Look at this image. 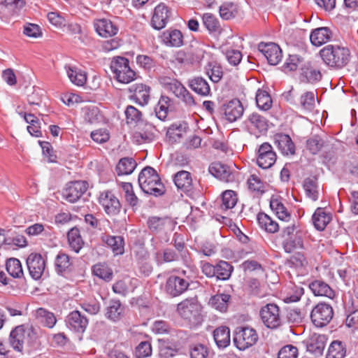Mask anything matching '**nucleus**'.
<instances>
[{
    "mask_svg": "<svg viewBox=\"0 0 358 358\" xmlns=\"http://www.w3.org/2000/svg\"><path fill=\"white\" fill-rule=\"evenodd\" d=\"M138 181L142 191L147 194L157 196L165 192L159 175L152 167H145L139 173Z\"/></svg>",
    "mask_w": 358,
    "mask_h": 358,
    "instance_id": "1",
    "label": "nucleus"
},
{
    "mask_svg": "<svg viewBox=\"0 0 358 358\" xmlns=\"http://www.w3.org/2000/svg\"><path fill=\"white\" fill-rule=\"evenodd\" d=\"M320 55L327 65L341 68L348 64L350 51L338 45H328L320 50Z\"/></svg>",
    "mask_w": 358,
    "mask_h": 358,
    "instance_id": "2",
    "label": "nucleus"
},
{
    "mask_svg": "<svg viewBox=\"0 0 358 358\" xmlns=\"http://www.w3.org/2000/svg\"><path fill=\"white\" fill-rule=\"evenodd\" d=\"M282 237L283 248L287 253L303 248V233L294 224L282 229Z\"/></svg>",
    "mask_w": 358,
    "mask_h": 358,
    "instance_id": "3",
    "label": "nucleus"
},
{
    "mask_svg": "<svg viewBox=\"0 0 358 358\" xmlns=\"http://www.w3.org/2000/svg\"><path fill=\"white\" fill-rule=\"evenodd\" d=\"M110 69L115 78L122 83H129L136 78V73L129 66V60L123 57L113 58L110 63Z\"/></svg>",
    "mask_w": 358,
    "mask_h": 358,
    "instance_id": "4",
    "label": "nucleus"
},
{
    "mask_svg": "<svg viewBox=\"0 0 358 358\" xmlns=\"http://www.w3.org/2000/svg\"><path fill=\"white\" fill-rule=\"evenodd\" d=\"M333 316L332 307L326 303L317 304L310 313L311 321L317 327H322L328 324L332 320Z\"/></svg>",
    "mask_w": 358,
    "mask_h": 358,
    "instance_id": "5",
    "label": "nucleus"
},
{
    "mask_svg": "<svg viewBox=\"0 0 358 358\" xmlns=\"http://www.w3.org/2000/svg\"><path fill=\"white\" fill-rule=\"evenodd\" d=\"M258 340L256 331L250 327H239L237 329L234 341L237 348L244 350L255 345Z\"/></svg>",
    "mask_w": 358,
    "mask_h": 358,
    "instance_id": "6",
    "label": "nucleus"
},
{
    "mask_svg": "<svg viewBox=\"0 0 358 358\" xmlns=\"http://www.w3.org/2000/svg\"><path fill=\"white\" fill-rule=\"evenodd\" d=\"M243 124L247 131L256 136L266 134L268 129V120L257 113L249 115Z\"/></svg>",
    "mask_w": 358,
    "mask_h": 358,
    "instance_id": "7",
    "label": "nucleus"
},
{
    "mask_svg": "<svg viewBox=\"0 0 358 358\" xmlns=\"http://www.w3.org/2000/svg\"><path fill=\"white\" fill-rule=\"evenodd\" d=\"M190 280L180 275H172L166 282L165 291L171 297H176L182 294L188 289Z\"/></svg>",
    "mask_w": 358,
    "mask_h": 358,
    "instance_id": "8",
    "label": "nucleus"
},
{
    "mask_svg": "<svg viewBox=\"0 0 358 358\" xmlns=\"http://www.w3.org/2000/svg\"><path fill=\"white\" fill-rule=\"evenodd\" d=\"M260 316L263 323L270 329H275L281 324V316L279 307L274 303H268L260 310Z\"/></svg>",
    "mask_w": 358,
    "mask_h": 358,
    "instance_id": "9",
    "label": "nucleus"
},
{
    "mask_svg": "<svg viewBox=\"0 0 358 358\" xmlns=\"http://www.w3.org/2000/svg\"><path fill=\"white\" fill-rule=\"evenodd\" d=\"M99 202L108 215H116L120 211L121 204L119 199L110 191L101 192L99 197Z\"/></svg>",
    "mask_w": 358,
    "mask_h": 358,
    "instance_id": "10",
    "label": "nucleus"
},
{
    "mask_svg": "<svg viewBox=\"0 0 358 358\" xmlns=\"http://www.w3.org/2000/svg\"><path fill=\"white\" fill-rule=\"evenodd\" d=\"M276 161V154L268 143L262 144L258 150L257 163L263 169L271 168Z\"/></svg>",
    "mask_w": 358,
    "mask_h": 358,
    "instance_id": "11",
    "label": "nucleus"
},
{
    "mask_svg": "<svg viewBox=\"0 0 358 358\" xmlns=\"http://www.w3.org/2000/svg\"><path fill=\"white\" fill-rule=\"evenodd\" d=\"M87 189L85 181H74L69 183L63 190L62 195L71 203L76 202Z\"/></svg>",
    "mask_w": 358,
    "mask_h": 358,
    "instance_id": "12",
    "label": "nucleus"
},
{
    "mask_svg": "<svg viewBox=\"0 0 358 358\" xmlns=\"http://www.w3.org/2000/svg\"><path fill=\"white\" fill-rule=\"evenodd\" d=\"M27 265L31 277L34 280L41 278L45 268V262L38 253H31L27 259Z\"/></svg>",
    "mask_w": 358,
    "mask_h": 358,
    "instance_id": "13",
    "label": "nucleus"
},
{
    "mask_svg": "<svg viewBox=\"0 0 358 358\" xmlns=\"http://www.w3.org/2000/svg\"><path fill=\"white\" fill-rule=\"evenodd\" d=\"M201 309L196 298L186 299L177 306V311L185 319L191 320L195 317Z\"/></svg>",
    "mask_w": 358,
    "mask_h": 358,
    "instance_id": "14",
    "label": "nucleus"
},
{
    "mask_svg": "<svg viewBox=\"0 0 358 358\" xmlns=\"http://www.w3.org/2000/svg\"><path fill=\"white\" fill-rule=\"evenodd\" d=\"M258 50L264 55L268 62L271 65H276L281 61L282 57V50L274 43H260L258 45Z\"/></svg>",
    "mask_w": 358,
    "mask_h": 358,
    "instance_id": "15",
    "label": "nucleus"
},
{
    "mask_svg": "<svg viewBox=\"0 0 358 358\" xmlns=\"http://www.w3.org/2000/svg\"><path fill=\"white\" fill-rule=\"evenodd\" d=\"M67 327L78 334H83L88 324L87 318L78 310L70 313L66 317Z\"/></svg>",
    "mask_w": 358,
    "mask_h": 358,
    "instance_id": "16",
    "label": "nucleus"
},
{
    "mask_svg": "<svg viewBox=\"0 0 358 358\" xmlns=\"http://www.w3.org/2000/svg\"><path fill=\"white\" fill-rule=\"evenodd\" d=\"M209 173L219 180L229 182L234 180V176L230 168L220 162H215L210 164L208 168Z\"/></svg>",
    "mask_w": 358,
    "mask_h": 358,
    "instance_id": "17",
    "label": "nucleus"
},
{
    "mask_svg": "<svg viewBox=\"0 0 358 358\" xmlns=\"http://www.w3.org/2000/svg\"><path fill=\"white\" fill-rule=\"evenodd\" d=\"M170 17V10L164 3H159L155 8L151 23L154 29L160 30L165 27Z\"/></svg>",
    "mask_w": 358,
    "mask_h": 358,
    "instance_id": "18",
    "label": "nucleus"
},
{
    "mask_svg": "<svg viewBox=\"0 0 358 358\" xmlns=\"http://www.w3.org/2000/svg\"><path fill=\"white\" fill-rule=\"evenodd\" d=\"M94 26L98 34L102 37H111L118 32V27L110 20L99 19L94 21Z\"/></svg>",
    "mask_w": 358,
    "mask_h": 358,
    "instance_id": "19",
    "label": "nucleus"
},
{
    "mask_svg": "<svg viewBox=\"0 0 358 358\" xmlns=\"http://www.w3.org/2000/svg\"><path fill=\"white\" fill-rule=\"evenodd\" d=\"M150 90V87L143 84L132 86L129 88V91L133 92V94L130 96V99L141 106H145L149 100Z\"/></svg>",
    "mask_w": 358,
    "mask_h": 358,
    "instance_id": "20",
    "label": "nucleus"
},
{
    "mask_svg": "<svg viewBox=\"0 0 358 358\" xmlns=\"http://www.w3.org/2000/svg\"><path fill=\"white\" fill-rule=\"evenodd\" d=\"M148 224L149 229L153 233H159L165 230H172L173 227L172 220L168 217H152L149 218Z\"/></svg>",
    "mask_w": 358,
    "mask_h": 358,
    "instance_id": "21",
    "label": "nucleus"
},
{
    "mask_svg": "<svg viewBox=\"0 0 358 358\" xmlns=\"http://www.w3.org/2000/svg\"><path fill=\"white\" fill-rule=\"evenodd\" d=\"M275 143L283 155H293L295 146L289 135L278 134L275 136Z\"/></svg>",
    "mask_w": 358,
    "mask_h": 358,
    "instance_id": "22",
    "label": "nucleus"
},
{
    "mask_svg": "<svg viewBox=\"0 0 358 358\" xmlns=\"http://www.w3.org/2000/svg\"><path fill=\"white\" fill-rule=\"evenodd\" d=\"M243 111L241 103L238 100H232L227 104L224 115L229 122H233L243 115Z\"/></svg>",
    "mask_w": 358,
    "mask_h": 358,
    "instance_id": "23",
    "label": "nucleus"
},
{
    "mask_svg": "<svg viewBox=\"0 0 358 358\" xmlns=\"http://www.w3.org/2000/svg\"><path fill=\"white\" fill-rule=\"evenodd\" d=\"M124 311V308L120 300L111 299L108 302L105 315L108 319L116 322L123 317Z\"/></svg>",
    "mask_w": 358,
    "mask_h": 358,
    "instance_id": "24",
    "label": "nucleus"
},
{
    "mask_svg": "<svg viewBox=\"0 0 358 358\" xmlns=\"http://www.w3.org/2000/svg\"><path fill=\"white\" fill-rule=\"evenodd\" d=\"M309 288L315 296H326L333 299L334 291L325 282L320 280H315L309 284Z\"/></svg>",
    "mask_w": 358,
    "mask_h": 358,
    "instance_id": "25",
    "label": "nucleus"
},
{
    "mask_svg": "<svg viewBox=\"0 0 358 358\" xmlns=\"http://www.w3.org/2000/svg\"><path fill=\"white\" fill-rule=\"evenodd\" d=\"M331 220V215L323 208H317L312 216L313 225L318 231H323Z\"/></svg>",
    "mask_w": 358,
    "mask_h": 358,
    "instance_id": "26",
    "label": "nucleus"
},
{
    "mask_svg": "<svg viewBox=\"0 0 358 358\" xmlns=\"http://www.w3.org/2000/svg\"><path fill=\"white\" fill-rule=\"evenodd\" d=\"M331 31L328 27H320L314 29L310 36L313 45L320 46L330 40Z\"/></svg>",
    "mask_w": 358,
    "mask_h": 358,
    "instance_id": "27",
    "label": "nucleus"
},
{
    "mask_svg": "<svg viewBox=\"0 0 358 358\" xmlns=\"http://www.w3.org/2000/svg\"><path fill=\"white\" fill-rule=\"evenodd\" d=\"M162 41L169 46L180 47L183 44V36L178 29L167 30L162 34Z\"/></svg>",
    "mask_w": 358,
    "mask_h": 358,
    "instance_id": "28",
    "label": "nucleus"
},
{
    "mask_svg": "<svg viewBox=\"0 0 358 358\" xmlns=\"http://www.w3.org/2000/svg\"><path fill=\"white\" fill-rule=\"evenodd\" d=\"M174 183L176 187L184 192H188L192 189V179L190 173L181 171L174 176Z\"/></svg>",
    "mask_w": 358,
    "mask_h": 358,
    "instance_id": "29",
    "label": "nucleus"
},
{
    "mask_svg": "<svg viewBox=\"0 0 358 358\" xmlns=\"http://www.w3.org/2000/svg\"><path fill=\"white\" fill-rule=\"evenodd\" d=\"M102 241L112 249L115 255H122L124 253V240L120 236L105 235L102 236Z\"/></svg>",
    "mask_w": 358,
    "mask_h": 358,
    "instance_id": "30",
    "label": "nucleus"
},
{
    "mask_svg": "<svg viewBox=\"0 0 358 358\" xmlns=\"http://www.w3.org/2000/svg\"><path fill=\"white\" fill-rule=\"evenodd\" d=\"M214 341L219 348H225L230 344V330L227 327H220L213 331Z\"/></svg>",
    "mask_w": 358,
    "mask_h": 358,
    "instance_id": "31",
    "label": "nucleus"
},
{
    "mask_svg": "<svg viewBox=\"0 0 358 358\" xmlns=\"http://www.w3.org/2000/svg\"><path fill=\"white\" fill-rule=\"evenodd\" d=\"M24 329L22 326H18L10 334V343L13 349L17 352H23Z\"/></svg>",
    "mask_w": 358,
    "mask_h": 358,
    "instance_id": "32",
    "label": "nucleus"
},
{
    "mask_svg": "<svg viewBox=\"0 0 358 358\" xmlns=\"http://www.w3.org/2000/svg\"><path fill=\"white\" fill-rule=\"evenodd\" d=\"M189 87L193 91L201 96H207L210 92L208 82L201 77H196L191 80Z\"/></svg>",
    "mask_w": 358,
    "mask_h": 358,
    "instance_id": "33",
    "label": "nucleus"
},
{
    "mask_svg": "<svg viewBox=\"0 0 358 358\" xmlns=\"http://www.w3.org/2000/svg\"><path fill=\"white\" fill-rule=\"evenodd\" d=\"M136 166L137 164L133 158L124 157L119 161L116 166V171L119 176L129 175L133 173Z\"/></svg>",
    "mask_w": 358,
    "mask_h": 358,
    "instance_id": "34",
    "label": "nucleus"
},
{
    "mask_svg": "<svg viewBox=\"0 0 358 358\" xmlns=\"http://www.w3.org/2000/svg\"><path fill=\"white\" fill-rule=\"evenodd\" d=\"M257 221L261 228L267 232L275 233L279 229L278 224L264 213L258 214Z\"/></svg>",
    "mask_w": 358,
    "mask_h": 358,
    "instance_id": "35",
    "label": "nucleus"
},
{
    "mask_svg": "<svg viewBox=\"0 0 358 358\" xmlns=\"http://www.w3.org/2000/svg\"><path fill=\"white\" fill-rule=\"evenodd\" d=\"M231 296L227 294H220L212 296L210 299V304L220 312H225L228 308L229 301Z\"/></svg>",
    "mask_w": 358,
    "mask_h": 358,
    "instance_id": "36",
    "label": "nucleus"
},
{
    "mask_svg": "<svg viewBox=\"0 0 358 358\" xmlns=\"http://www.w3.org/2000/svg\"><path fill=\"white\" fill-rule=\"evenodd\" d=\"M322 78V74L320 71L310 66H305L301 68V73L300 80L305 83H314L319 81Z\"/></svg>",
    "mask_w": 358,
    "mask_h": 358,
    "instance_id": "37",
    "label": "nucleus"
},
{
    "mask_svg": "<svg viewBox=\"0 0 358 358\" xmlns=\"http://www.w3.org/2000/svg\"><path fill=\"white\" fill-rule=\"evenodd\" d=\"M67 76L70 80L78 86H83L87 80L86 74L82 71L73 68L70 66H66Z\"/></svg>",
    "mask_w": 358,
    "mask_h": 358,
    "instance_id": "38",
    "label": "nucleus"
},
{
    "mask_svg": "<svg viewBox=\"0 0 358 358\" xmlns=\"http://www.w3.org/2000/svg\"><path fill=\"white\" fill-rule=\"evenodd\" d=\"M36 316L39 322L48 328H52L57 322L54 313L43 308H40L36 310Z\"/></svg>",
    "mask_w": 358,
    "mask_h": 358,
    "instance_id": "39",
    "label": "nucleus"
},
{
    "mask_svg": "<svg viewBox=\"0 0 358 358\" xmlns=\"http://www.w3.org/2000/svg\"><path fill=\"white\" fill-rule=\"evenodd\" d=\"M179 257V253L171 248H165L162 252H157L155 254V259L158 264L178 261Z\"/></svg>",
    "mask_w": 358,
    "mask_h": 358,
    "instance_id": "40",
    "label": "nucleus"
},
{
    "mask_svg": "<svg viewBox=\"0 0 358 358\" xmlns=\"http://www.w3.org/2000/svg\"><path fill=\"white\" fill-rule=\"evenodd\" d=\"M234 270V267L227 262L220 261L215 265V277L218 280H228Z\"/></svg>",
    "mask_w": 358,
    "mask_h": 358,
    "instance_id": "41",
    "label": "nucleus"
},
{
    "mask_svg": "<svg viewBox=\"0 0 358 358\" xmlns=\"http://www.w3.org/2000/svg\"><path fill=\"white\" fill-rule=\"evenodd\" d=\"M72 263L70 257L64 252H59L55 260V270L59 274H62L69 270Z\"/></svg>",
    "mask_w": 358,
    "mask_h": 358,
    "instance_id": "42",
    "label": "nucleus"
},
{
    "mask_svg": "<svg viewBox=\"0 0 358 358\" xmlns=\"http://www.w3.org/2000/svg\"><path fill=\"white\" fill-rule=\"evenodd\" d=\"M346 355V348L344 343L339 341H334L328 350L326 358H344Z\"/></svg>",
    "mask_w": 358,
    "mask_h": 358,
    "instance_id": "43",
    "label": "nucleus"
},
{
    "mask_svg": "<svg viewBox=\"0 0 358 358\" xmlns=\"http://www.w3.org/2000/svg\"><path fill=\"white\" fill-rule=\"evenodd\" d=\"M270 207L280 220L285 222L290 220L292 217L291 214L288 212L286 207L278 199L271 200Z\"/></svg>",
    "mask_w": 358,
    "mask_h": 358,
    "instance_id": "44",
    "label": "nucleus"
},
{
    "mask_svg": "<svg viewBox=\"0 0 358 358\" xmlns=\"http://www.w3.org/2000/svg\"><path fill=\"white\" fill-rule=\"evenodd\" d=\"M67 237L70 247L76 252H78L83 245L79 229L78 228H72L68 232Z\"/></svg>",
    "mask_w": 358,
    "mask_h": 358,
    "instance_id": "45",
    "label": "nucleus"
},
{
    "mask_svg": "<svg viewBox=\"0 0 358 358\" xmlns=\"http://www.w3.org/2000/svg\"><path fill=\"white\" fill-rule=\"evenodd\" d=\"M165 89L178 97L181 93L185 92V87L177 80L164 78L162 80Z\"/></svg>",
    "mask_w": 358,
    "mask_h": 358,
    "instance_id": "46",
    "label": "nucleus"
},
{
    "mask_svg": "<svg viewBox=\"0 0 358 358\" xmlns=\"http://www.w3.org/2000/svg\"><path fill=\"white\" fill-rule=\"evenodd\" d=\"M303 188L306 195L313 201L318 199V186L315 178H307L303 182Z\"/></svg>",
    "mask_w": 358,
    "mask_h": 358,
    "instance_id": "47",
    "label": "nucleus"
},
{
    "mask_svg": "<svg viewBox=\"0 0 358 358\" xmlns=\"http://www.w3.org/2000/svg\"><path fill=\"white\" fill-rule=\"evenodd\" d=\"M238 201L237 195L233 190H226L222 194V210H227L233 208Z\"/></svg>",
    "mask_w": 358,
    "mask_h": 358,
    "instance_id": "48",
    "label": "nucleus"
},
{
    "mask_svg": "<svg viewBox=\"0 0 358 358\" xmlns=\"http://www.w3.org/2000/svg\"><path fill=\"white\" fill-rule=\"evenodd\" d=\"M171 99L166 96H162L155 107L156 116L161 120H164L168 115Z\"/></svg>",
    "mask_w": 358,
    "mask_h": 358,
    "instance_id": "49",
    "label": "nucleus"
},
{
    "mask_svg": "<svg viewBox=\"0 0 358 358\" xmlns=\"http://www.w3.org/2000/svg\"><path fill=\"white\" fill-rule=\"evenodd\" d=\"M256 103L259 108L267 110L271 107L272 100L267 92L258 90L256 93Z\"/></svg>",
    "mask_w": 358,
    "mask_h": 358,
    "instance_id": "50",
    "label": "nucleus"
},
{
    "mask_svg": "<svg viewBox=\"0 0 358 358\" xmlns=\"http://www.w3.org/2000/svg\"><path fill=\"white\" fill-rule=\"evenodd\" d=\"M6 270L13 278H20L23 275V271L20 262L16 258H10L6 262Z\"/></svg>",
    "mask_w": 358,
    "mask_h": 358,
    "instance_id": "51",
    "label": "nucleus"
},
{
    "mask_svg": "<svg viewBox=\"0 0 358 358\" xmlns=\"http://www.w3.org/2000/svg\"><path fill=\"white\" fill-rule=\"evenodd\" d=\"M94 275L106 281H110L113 278L112 270L105 264H95L92 268Z\"/></svg>",
    "mask_w": 358,
    "mask_h": 358,
    "instance_id": "52",
    "label": "nucleus"
},
{
    "mask_svg": "<svg viewBox=\"0 0 358 358\" xmlns=\"http://www.w3.org/2000/svg\"><path fill=\"white\" fill-rule=\"evenodd\" d=\"M203 23L210 33L221 31V27L218 20L210 13H205L202 17Z\"/></svg>",
    "mask_w": 358,
    "mask_h": 358,
    "instance_id": "53",
    "label": "nucleus"
},
{
    "mask_svg": "<svg viewBox=\"0 0 358 358\" xmlns=\"http://www.w3.org/2000/svg\"><path fill=\"white\" fill-rule=\"evenodd\" d=\"M324 141L319 135L310 136L306 141V149L313 155L317 154L324 146Z\"/></svg>",
    "mask_w": 358,
    "mask_h": 358,
    "instance_id": "54",
    "label": "nucleus"
},
{
    "mask_svg": "<svg viewBox=\"0 0 358 358\" xmlns=\"http://www.w3.org/2000/svg\"><path fill=\"white\" fill-rule=\"evenodd\" d=\"M206 73L213 83L219 82L223 76L222 67L215 62H210L206 67Z\"/></svg>",
    "mask_w": 358,
    "mask_h": 358,
    "instance_id": "55",
    "label": "nucleus"
},
{
    "mask_svg": "<svg viewBox=\"0 0 358 358\" xmlns=\"http://www.w3.org/2000/svg\"><path fill=\"white\" fill-rule=\"evenodd\" d=\"M124 114L127 124H137L142 120V113L133 106H128Z\"/></svg>",
    "mask_w": 358,
    "mask_h": 358,
    "instance_id": "56",
    "label": "nucleus"
},
{
    "mask_svg": "<svg viewBox=\"0 0 358 358\" xmlns=\"http://www.w3.org/2000/svg\"><path fill=\"white\" fill-rule=\"evenodd\" d=\"M4 11L10 15L17 13L24 6L23 0H4L1 3Z\"/></svg>",
    "mask_w": 358,
    "mask_h": 358,
    "instance_id": "57",
    "label": "nucleus"
},
{
    "mask_svg": "<svg viewBox=\"0 0 358 358\" xmlns=\"http://www.w3.org/2000/svg\"><path fill=\"white\" fill-rule=\"evenodd\" d=\"M189 352L190 358H207L210 351L206 345L196 343L190 347Z\"/></svg>",
    "mask_w": 358,
    "mask_h": 358,
    "instance_id": "58",
    "label": "nucleus"
},
{
    "mask_svg": "<svg viewBox=\"0 0 358 358\" xmlns=\"http://www.w3.org/2000/svg\"><path fill=\"white\" fill-rule=\"evenodd\" d=\"M301 106L306 110H312L315 104V94L313 92H307L300 98Z\"/></svg>",
    "mask_w": 358,
    "mask_h": 358,
    "instance_id": "59",
    "label": "nucleus"
},
{
    "mask_svg": "<svg viewBox=\"0 0 358 358\" xmlns=\"http://www.w3.org/2000/svg\"><path fill=\"white\" fill-rule=\"evenodd\" d=\"M299 350L296 346L289 344L281 348L277 358H297Z\"/></svg>",
    "mask_w": 358,
    "mask_h": 358,
    "instance_id": "60",
    "label": "nucleus"
},
{
    "mask_svg": "<svg viewBox=\"0 0 358 358\" xmlns=\"http://www.w3.org/2000/svg\"><path fill=\"white\" fill-rule=\"evenodd\" d=\"M152 355L151 344L148 341H143L136 348V358H147Z\"/></svg>",
    "mask_w": 358,
    "mask_h": 358,
    "instance_id": "61",
    "label": "nucleus"
},
{
    "mask_svg": "<svg viewBox=\"0 0 358 358\" xmlns=\"http://www.w3.org/2000/svg\"><path fill=\"white\" fill-rule=\"evenodd\" d=\"M248 187L253 192L258 193L264 192V185L263 182L255 174H252L248 179Z\"/></svg>",
    "mask_w": 358,
    "mask_h": 358,
    "instance_id": "62",
    "label": "nucleus"
},
{
    "mask_svg": "<svg viewBox=\"0 0 358 358\" xmlns=\"http://www.w3.org/2000/svg\"><path fill=\"white\" fill-rule=\"evenodd\" d=\"M159 355L163 358H169L176 355L177 349L164 341H160Z\"/></svg>",
    "mask_w": 358,
    "mask_h": 358,
    "instance_id": "63",
    "label": "nucleus"
},
{
    "mask_svg": "<svg viewBox=\"0 0 358 358\" xmlns=\"http://www.w3.org/2000/svg\"><path fill=\"white\" fill-rule=\"evenodd\" d=\"M224 53L229 63L233 66H237L242 59V54L239 50L228 49Z\"/></svg>",
    "mask_w": 358,
    "mask_h": 358,
    "instance_id": "64",
    "label": "nucleus"
}]
</instances>
